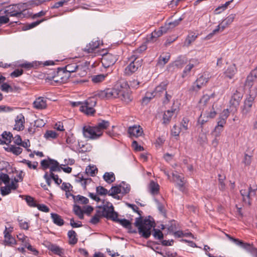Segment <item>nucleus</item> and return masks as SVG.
Segmentation results:
<instances>
[{
    "label": "nucleus",
    "instance_id": "obj_1",
    "mask_svg": "<svg viewBox=\"0 0 257 257\" xmlns=\"http://www.w3.org/2000/svg\"><path fill=\"white\" fill-rule=\"evenodd\" d=\"M127 205L140 215L139 217L136 218L134 223L135 226L138 229V232L141 236L146 239L148 238L151 234L152 227L155 225L153 218L151 216L144 218L142 216V211L139 210L136 205L127 203Z\"/></svg>",
    "mask_w": 257,
    "mask_h": 257
},
{
    "label": "nucleus",
    "instance_id": "obj_2",
    "mask_svg": "<svg viewBox=\"0 0 257 257\" xmlns=\"http://www.w3.org/2000/svg\"><path fill=\"white\" fill-rule=\"evenodd\" d=\"M27 10L25 3H19L15 5H11L7 7L5 13L7 14L10 17H16L18 18L25 17L24 12Z\"/></svg>",
    "mask_w": 257,
    "mask_h": 257
},
{
    "label": "nucleus",
    "instance_id": "obj_3",
    "mask_svg": "<svg viewBox=\"0 0 257 257\" xmlns=\"http://www.w3.org/2000/svg\"><path fill=\"white\" fill-rule=\"evenodd\" d=\"M130 64L125 67L124 74L130 76L136 72L142 65L143 60L139 58L136 54L132 55L129 58Z\"/></svg>",
    "mask_w": 257,
    "mask_h": 257
},
{
    "label": "nucleus",
    "instance_id": "obj_4",
    "mask_svg": "<svg viewBox=\"0 0 257 257\" xmlns=\"http://www.w3.org/2000/svg\"><path fill=\"white\" fill-rule=\"evenodd\" d=\"M96 104V100L95 98H89L80 106V110L87 115H93L96 112L94 108Z\"/></svg>",
    "mask_w": 257,
    "mask_h": 257
},
{
    "label": "nucleus",
    "instance_id": "obj_5",
    "mask_svg": "<svg viewBox=\"0 0 257 257\" xmlns=\"http://www.w3.org/2000/svg\"><path fill=\"white\" fill-rule=\"evenodd\" d=\"M97 208L102 209V216L107 219L113 221L118 216L117 213L114 211L113 206L109 202H107V204L98 206Z\"/></svg>",
    "mask_w": 257,
    "mask_h": 257
},
{
    "label": "nucleus",
    "instance_id": "obj_6",
    "mask_svg": "<svg viewBox=\"0 0 257 257\" xmlns=\"http://www.w3.org/2000/svg\"><path fill=\"white\" fill-rule=\"evenodd\" d=\"M225 235L231 241L234 242L236 244L240 246L251 254L255 255L256 253L257 248H255L252 244L244 242L237 238H233L228 234H226Z\"/></svg>",
    "mask_w": 257,
    "mask_h": 257
},
{
    "label": "nucleus",
    "instance_id": "obj_7",
    "mask_svg": "<svg viewBox=\"0 0 257 257\" xmlns=\"http://www.w3.org/2000/svg\"><path fill=\"white\" fill-rule=\"evenodd\" d=\"M70 77L69 72L62 68H58L56 74L52 76V79L54 81L57 83H65Z\"/></svg>",
    "mask_w": 257,
    "mask_h": 257
},
{
    "label": "nucleus",
    "instance_id": "obj_8",
    "mask_svg": "<svg viewBox=\"0 0 257 257\" xmlns=\"http://www.w3.org/2000/svg\"><path fill=\"white\" fill-rule=\"evenodd\" d=\"M254 98V96L249 95L244 101L243 105L241 107V113L243 116L245 117L251 111Z\"/></svg>",
    "mask_w": 257,
    "mask_h": 257
},
{
    "label": "nucleus",
    "instance_id": "obj_9",
    "mask_svg": "<svg viewBox=\"0 0 257 257\" xmlns=\"http://www.w3.org/2000/svg\"><path fill=\"white\" fill-rule=\"evenodd\" d=\"M242 97L241 94L236 90L235 92L232 95L229 101L230 111L233 113L237 111V108L239 105L240 101Z\"/></svg>",
    "mask_w": 257,
    "mask_h": 257
},
{
    "label": "nucleus",
    "instance_id": "obj_10",
    "mask_svg": "<svg viewBox=\"0 0 257 257\" xmlns=\"http://www.w3.org/2000/svg\"><path fill=\"white\" fill-rule=\"evenodd\" d=\"M117 60V56L111 53H107L102 55L101 63L104 68H108L112 66Z\"/></svg>",
    "mask_w": 257,
    "mask_h": 257
},
{
    "label": "nucleus",
    "instance_id": "obj_11",
    "mask_svg": "<svg viewBox=\"0 0 257 257\" xmlns=\"http://www.w3.org/2000/svg\"><path fill=\"white\" fill-rule=\"evenodd\" d=\"M83 134L85 138L89 139L95 140L100 138L94 126H84L83 127Z\"/></svg>",
    "mask_w": 257,
    "mask_h": 257
},
{
    "label": "nucleus",
    "instance_id": "obj_12",
    "mask_svg": "<svg viewBox=\"0 0 257 257\" xmlns=\"http://www.w3.org/2000/svg\"><path fill=\"white\" fill-rule=\"evenodd\" d=\"M13 231V227H10L8 228L6 227L5 230L4 231V237H5V242L6 244L9 245H12L13 244H15L16 243V240L14 237H13L11 233Z\"/></svg>",
    "mask_w": 257,
    "mask_h": 257
},
{
    "label": "nucleus",
    "instance_id": "obj_13",
    "mask_svg": "<svg viewBox=\"0 0 257 257\" xmlns=\"http://www.w3.org/2000/svg\"><path fill=\"white\" fill-rule=\"evenodd\" d=\"M206 82L207 81L205 80V78L201 76L193 83V85L189 88V91L190 92H197Z\"/></svg>",
    "mask_w": 257,
    "mask_h": 257
},
{
    "label": "nucleus",
    "instance_id": "obj_14",
    "mask_svg": "<svg viewBox=\"0 0 257 257\" xmlns=\"http://www.w3.org/2000/svg\"><path fill=\"white\" fill-rule=\"evenodd\" d=\"M109 124L110 123L108 121L100 119L98 123L94 126L96 133L99 135V137L102 135L103 131L106 130L109 126Z\"/></svg>",
    "mask_w": 257,
    "mask_h": 257
},
{
    "label": "nucleus",
    "instance_id": "obj_15",
    "mask_svg": "<svg viewBox=\"0 0 257 257\" xmlns=\"http://www.w3.org/2000/svg\"><path fill=\"white\" fill-rule=\"evenodd\" d=\"M114 221L118 222L123 227L128 230V232L130 233H137V231L136 229L133 228L131 221L126 219H119L118 216L113 220Z\"/></svg>",
    "mask_w": 257,
    "mask_h": 257
},
{
    "label": "nucleus",
    "instance_id": "obj_16",
    "mask_svg": "<svg viewBox=\"0 0 257 257\" xmlns=\"http://www.w3.org/2000/svg\"><path fill=\"white\" fill-rule=\"evenodd\" d=\"M128 133L130 135V137L131 138H138L142 136L143 134V131L140 125H135L128 127Z\"/></svg>",
    "mask_w": 257,
    "mask_h": 257
},
{
    "label": "nucleus",
    "instance_id": "obj_17",
    "mask_svg": "<svg viewBox=\"0 0 257 257\" xmlns=\"http://www.w3.org/2000/svg\"><path fill=\"white\" fill-rule=\"evenodd\" d=\"M64 69L69 72V75L71 73L77 72L83 69V65L82 64H78L76 63H72L68 64L64 67Z\"/></svg>",
    "mask_w": 257,
    "mask_h": 257
},
{
    "label": "nucleus",
    "instance_id": "obj_18",
    "mask_svg": "<svg viewBox=\"0 0 257 257\" xmlns=\"http://www.w3.org/2000/svg\"><path fill=\"white\" fill-rule=\"evenodd\" d=\"M168 83L166 82H162L160 84L157 86L154 92L152 93V95L153 97H160L161 96L162 93L165 92L167 89Z\"/></svg>",
    "mask_w": 257,
    "mask_h": 257
},
{
    "label": "nucleus",
    "instance_id": "obj_19",
    "mask_svg": "<svg viewBox=\"0 0 257 257\" xmlns=\"http://www.w3.org/2000/svg\"><path fill=\"white\" fill-rule=\"evenodd\" d=\"M25 117L22 114L18 115L15 119L14 129L17 131H22L24 129Z\"/></svg>",
    "mask_w": 257,
    "mask_h": 257
},
{
    "label": "nucleus",
    "instance_id": "obj_20",
    "mask_svg": "<svg viewBox=\"0 0 257 257\" xmlns=\"http://www.w3.org/2000/svg\"><path fill=\"white\" fill-rule=\"evenodd\" d=\"M121 93L119 89V86H117V88L106 89L107 99L118 98L119 94H121Z\"/></svg>",
    "mask_w": 257,
    "mask_h": 257
},
{
    "label": "nucleus",
    "instance_id": "obj_21",
    "mask_svg": "<svg viewBox=\"0 0 257 257\" xmlns=\"http://www.w3.org/2000/svg\"><path fill=\"white\" fill-rule=\"evenodd\" d=\"M99 42L97 40H92L91 41L84 49L83 51L87 53H92L99 46Z\"/></svg>",
    "mask_w": 257,
    "mask_h": 257
},
{
    "label": "nucleus",
    "instance_id": "obj_22",
    "mask_svg": "<svg viewBox=\"0 0 257 257\" xmlns=\"http://www.w3.org/2000/svg\"><path fill=\"white\" fill-rule=\"evenodd\" d=\"M237 72V69L234 64L230 66L224 72L225 77L232 79Z\"/></svg>",
    "mask_w": 257,
    "mask_h": 257
},
{
    "label": "nucleus",
    "instance_id": "obj_23",
    "mask_svg": "<svg viewBox=\"0 0 257 257\" xmlns=\"http://www.w3.org/2000/svg\"><path fill=\"white\" fill-rule=\"evenodd\" d=\"M34 107L37 109H42L46 108V101L43 97H39L33 103Z\"/></svg>",
    "mask_w": 257,
    "mask_h": 257
},
{
    "label": "nucleus",
    "instance_id": "obj_24",
    "mask_svg": "<svg viewBox=\"0 0 257 257\" xmlns=\"http://www.w3.org/2000/svg\"><path fill=\"white\" fill-rule=\"evenodd\" d=\"M48 248L54 254L61 256H63L64 253V249L56 244H51L49 246Z\"/></svg>",
    "mask_w": 257,
    "mask_h": 257
},
{
    "label": "nucleus",
    "instance_id": "obj_25",
    "mask_svg": "<svg viewBox=\"0 0 257 257\" xmlns=\"http://www.w3.org/2000/svg\"><path fill=\"white\" fill-rule=\"evenodd\" d=\"M227 27L226 25L223 24V22H222L217 26L215 29L206 36V38L207 39H211L214 34L219 32H222Z\"/></svg>",
    "mask_w": 257,
    "mask_h": 257
},
{
    "label": "nucleus",
    "instance_id": "obj_26",
    "mask_svg": "<svg viewBox=\"0 0 257 257\" xmlns=\"http://www.w3.org/2000/svg\"><path fill=\"white\" fill-rule=\"evenodd\" d=\"M160 186L154 181H151L149 185V191L152 195H157L159 192Z\"/></svg>",
    "mask_w": 257,
    "mask_h": 257
},
{
    "label": "nucleus",
    "instance_id": "obj_27",
    "mask_svg": "<svg viewBox=\"0 0 257 257\" xmlns=\"http://www.w3.org/2000/svg\"><path fill=\"white\" fill-rule=\"evenodd\" d=\"M51 216L54 223L55 224L58 226H62L64 224V221L63 219L62 218L61 216L58 214L52 213L51 214Z\"/></svg>",
    "mask_w": 257,
    "mask_h": 257
},
{
    "label": "nucleus",
    "instance_id": "obj_28",
    "mask_svg": "<svg viewBox=\"0 0 257 257\" xmlns=\"http://www.w3.org/2000/svg\"><path fill=\"white\" fill-rule=\"evenodd\" d=\"M120 92L121 93L119 94L118 98H120L122 101L128 103L132 100V97L129 93L125 92L123 89H120Z\"/></svg>",
    "mask_w": 257,
    "mask_h": 257
},
{
    "label": "nucleus",
    "instance_id": "obj_29",
    "mask_svg": "<svg viewBox=\"0 0 257 257\" xmlns=\"http://www.w3.org/2000/svg\"><path fill=\"white\" fill-rule=\"evenodd\" d=\"M176 109L174 110H168L167 111H165L163 115V124H168L170 120L171 119L173 115L174 112Z\"/></svg>",
    "mask_w": 257,
    "mask_h": 257
},
{
    "label": "nucleus",
    "instance_id": "obj_30",
    "mask_svg": "<svg viewBox=\"0 0 257 257\" xmlns=\"http://www.w3.org/2000/svg\"><path fill=\"white\" fill-rule=\"evenodd\" d=\"M76 236L77 234L74 230H71L68 231V236L69 238V243L70 244L74 245L77 242L78 239Z\"/></svg>",
    "mask_w": 257,
    "mask_h": 257
},
{
    "label": "nucleus",
    "instance_id": "obj_31",
    "mask_svg": "<svg viewBox=\"0 0 257 257\" xmlns=\"http://www.w3.org/2000/svg\"><path fill=\"white\" fill-rule=\"evenodd\" d=\"M51 166L50 168V172H60L61 166L59 165V163L53 159H50Z\"/></svg>",
    "mask_w": 257,
    "mask_h": 257
},
{
    "label": "nucleus",
    "instance_id": "obj_32",
    "mask_svg": "<svg viewBox=\"0 0 257 257\" xmlns=\"http://www.w3.org/2000/svg\"><path fill=\"white\" fill-rule=\"evenodd\" d=\"M107 74H101L98 75H92L90 78L91 81L94 83H99L102 82L104 80L105 78L107 76Z\"/></svg>",
    "mask_w": 257,
    "mask_h": 257
},
{
    "label": "nucleus",
    "instance_id": "obj_33",
    "mask_svg": "<svg viewBox=\"0 0 257 257\" xmlns=\"http://www.w3.org/2000/svg\"><path fill=\"white\" fill-rule=\"evenodd\" d=\"M103 178L104 180L108 184L114 182L115 177L113 172H106L104 174Z\"/></svg>",
    "mask_w": 257,
    "mask_h": 257
},
{
    "label": "nucleus",
    "instance_id": "obj_34",
    "mask_svg": "<svg viewBox=\"0 0 257 257\" xmlns=\"http://www.w3.org/2000/svg\"><path fill=\"white\" fill-rule=\"evenodd\" d=\"M45 20V19H43L40 20H38L36 22H33L30 24H26L23 27L24 30H28L31 29H32L36 26H37L38 25L42 23Z\"/></svg>",
    "mask_w": 257,
    "mask_h": 257
},
{
    "label": "nucleus",
    "instance_id": "obj_35",
    "mask_svg": "<svg viewBox=\"0 0 257 257\" xmlns=\"http://www.w3.org/2000/svg\"><path fill=\"white\" fill-rule=\"evenodd\" d=\"M197 37V35L194 33L189 34L185 41V45L187 46H190L191 44L196 40Z\"/></svg>",
    "mask_w": 257,
    "mask_h": 257
},
{
    "label": "nucleus",
    "instance_id": "obj_36",
    "mask_svg": "<svg viewBox=\"0 0 257 257\" xmlns=\"http://www.w3.org/2000/svg\"><path fill=\"white\" fill-rule=\"evenodd\" d=\"M44 3V0H31L26 3L27 9H29L30 7H35L40 5Z\"/></svg>",
    "mask_w": 257,
    "mask_h": 257
},
{
    "label": "nucleus",
    "instance_id": "obj_37",
    "mask_svg": "<svg viewBox=\"0 0 257 257\" xmlns=\"http://www.w3.org/2000/svg\"><path fill=\"white\" fill-rule=\"evenodd\" d=\"M121 185L112 186L110 190L109 191L108 195L114 196L116 195H117L119 193H120L121 192Z\"/></svg>",
    "mask_w": 257,
    "mask_h": 257
},
{
    "label": "nucleus",
    "instance_id": "obj_38",
    "mask_svg": "<svg viewBox=\"0 0 257 257\" xmlns=\"http://www.w3.org/2000/svg\"><path fill=\"white\" fill-rule=\"evenodd\" d=\"M235 16L236 15L234 14L229 15L227 18L222 21L223 22V24L228 27L233 22Z\"/></svg>",
    "mask_w": 257,
    "mask_h": 257
},
{
    "label": "nucleus",
    "instance_id": "obj_39",
    "mask_svg": "<svg viewBox=\"0 0 257 257\" xmlns=\"http://www.w3.org/2000/svg\"><path fill=\"white\" fill-rule=\"evenodd\" d=\"M78 147L80 149L79 152L82 153L90 151L92 148V147L89 144L81 145L80 143H78Z\"/></svg>",
    "mask_w": 257,
    "mask_h": 257
},
{
    "label": "nucleus",
    "instance_id": "obj_40",
    "mask_svg": "<svg viewBox=\"0 0 257 257\" xmlns=\"http://www.w3.org/2000/svg\"><path fill=\"white\" fill-rule=\"evenodd\" d=\"M57 136L58 134L56 132L51 130L47 131L44 135V137L47 140L55 139Z\"/></svg>",
    "mask_w": 257,
    "mask_h": 257
},
{
    "label": "nucleus",
    "instance_id": "obj_41",
    "mask_svg": "<svg viewBox=\"0 0 257 257\" xmlns=\"http://www.w3.org/2000/svg\"><path fill=\"white\" fill-rule=\"evenodd\" d=\"M97 169L95 166H88L85 169V173L91 176H94L95 173H97Z\"/></svg>",
    "mask_w": 257,
    "mask_h": 257
},
{
    "label": "nucleus",
    "instance_id": "obj_42",
    "mask_svg": "<svg viewBox=\"0 0 257 257\" xmlns=\"http://www.w3.org/2000/svg\"><path fill=\"white\" fill-rule=\"evenodd\" d=\"M2 137L5 141L8 142V144H10L12 142V139L13 138V134L11 132L5 131L2 135Z\"/></svg>",
    "mask_w": 257,
    "mask_h": 257
},
{
    "label": "nucleus",
    "instance_id": "obj_43",
    "mask_svg": "<svg viewBox=\"0 0 257 257\" xmlns=\"http://www.w3.org/2000/svg\"><path fill=\"white\" fill-rule=\"evenodd\" d=\"M218 181H219V188L220 190L223 191L225 188V184L224 182V180L226 177L224 175H221V174L218 175Z\"/></svg>",
    "mask_w": 257,
    "mask_h": 257
},
{
    "label": "nucleus",
    "instance_id": "obj_44",
    "mask_svg": "<svg viewBox=\"0 0 257 257\" xmlns=\"http://www.w3.org/2000/svg\"><path fill=\"white\" fill-rule=\"evenodd\" d=\"M25 199L29 206L31 207H36L37 206V203L33 197L29 195L25 196Z\"/></svg>",
    "mask_w": 257,
    "mask_h": 257
},
{
    "label": "nucleus",
    "instance_id": "obj_45",
    "mask_svg": "<svg viewBox=\"0 0 257 257\" xmlns=\"http://www.w3.org/2000/svg\"><path fill=\"white\" fill-rule=\"evenodd\" d=\"M163 34H162V32H161V31L160 30V29H159L158 31L157 30H155L154 31H153L151 35V37L150 38V39H148V41H154V39H156L160 36H161L162 35H163Z\"/></svg>",
    "mask_w": 257,
    "mask_h": 257
},
{
    "label": "nucleus",
    "instance_id": "obj_46",
    "mask_svg": "<svg viewBox=\"0 0 257 257\" xmlns=\"http://www.w3.org/2000/svg\"><path fill=\"white\" fill-rule=\"evenodd\" d=\"M256 78H254L251 74L247 76L245 82V85L249 87H251L253 85V82Z\"/></svg>",
    "mask_w": 257,
    "mask_h": 257
},
{
    "label": "nucleus",
    "instance_id": "obj_47",
    "mask_svg": "<svg viewBox=\"0 0 257 257\" xmlns=\"http://www.w3.org/2000/svg\"><path fill=\"white\" fill-rule=\"evenodd\" d=\"M173 176L174 177V178H176L177 179V181H178L177 184L179 188L180 189L183 188L185 184L184 178L181 177V176L177 174H173Z\"/></svg>",
    "mask_w": 257,
    "mask_h": 257
},
{
    "label": "nucleus",
    "instance_id": "obj_48",
    "mask_svg": "<svg viewBox=\"0 0 257 257\" xmlns=\"http://www.w3.org/2000/svg\"><path fill=\"white\" fill-rule=\"evenodd\" d=\"M96 97H98L99 98L102 99H107V94H106V89L104 90H98L96 92L95 94Z\"/></svg>",
    "mask_w": 257,
    "mask_h": 257
},
{
    "label": "nucleus",
    "instance_id": "obj_49",
    "mask_svg": "<svg viewBox=\"0 0 257 257\" xmlns=\"http://www.w3.org/2000/svg\"><path fill=\"white\" fill-rule=\"evenodd\" d=\"M168 230L170 233H173L177 229L176 222L175 220H171L167 225Z\"/></svg>",
    "mask_w": 257,
    "mask_h": 257
},
{
    "label": "nucleus",
    "instance_id": "obj_50",
    "mask_svg": "<svg viewBox=\"0 0 257 257\" xmlns=\"http://www.w3.org/2000/svg\"><path fill=\"white\" fill-rule=\"evenodd\" d=\"M74 201L80 202L81 204H87L89 202V200L85 197L78 195L77 196H75V201Z\"/></svg>",
    "mask_w": 257,
    "mask_h": 257
},
{
    "label": "nucleus",
    "instance_id": "obj_51",
    "mask_svg": "<svg viewBox=\"0 0 257 257\" xmlns=\"http://www.w3.org/2000/svg\"><path fill=\"white\" fill-rule=\"evenodd\" d=\"M96 193L100 195H108L109 191L102 186H98L96 188Z\"/></svg>",
    "mask_w": 257,
    "mask_h": 257
},
{
    "label": "nucleus",
    "instance_id": "obj_52",
    "mask_svg": "<svg viewBox=\"0 0 257 257\" xmlns=\"http://www.w3.org/2000/svg\"><path fill=\"white\" fill-rule=\"evenodd\" d=\"M214 95V93L211 94L210 95L208 94L204 95L200 99L199 102L205 105L207 103L211 97H213Z\"/></svg>",
    "mask_w": 257,
    "mask_h": 257
},
{
    "label": "nucleus",
    "instance_id": "obj_53",
    "mask_svg": "<svg viewBox=\"0 0 257 257\" xmlns=\"http://www.w3.org/2000/svg\"><path fill=\"white\" fill-rule=\"evenodd\" d=\"M153 235L155 238L158 239H163L164 237V235L160 229H154V232Z\"/></svg>",
    "mask_w": 257,
    "mask_h": 257
},
{
    "label": "nucleus",
    "instance_id": "obj_54",
    "mask_svg": "<svg viewBox=\"0 0 257 257\" xmlns=\"http://www.w3.org/2000/svg\"><path fill=\"white\" fill-rule=\"evenodd\" d=\"M50 159H51L50 158H48V160L44 159L41 161V165L43 170H46L49 167V166L51 165Z\"/></svg>",
    "mask_w": 257,
    "mask_h": 257
},
{
    "label": "nucleus",
    "instance_id": "obj_55",
    "mask_svg": "<svg viewBox=\"0 0 257 257\" xmlns=\"http://www.w3.org/2000/svg\"><path fill=\"white\" fill-rule=\"evenodd\" d=\"M11 190L12 189L8 186L7 184L6 186L2 187L1 188V194L3 196H6L11 193Z\"/></svg>",
    "mask_w": 257,
    "mask_h": 257
},
{
    "label": "nucleus",
    "instance_id": "obj_56",
    "mask_svg": "<svg viewBox=\"0 0 257 257\" xmlns=\"http://www.w3.org/2000/svg\"><path fill=\"white\" fill-rule=\"evenodd\" d=\"M132 146L136 151L140 152L144 150V148L142 146L139 145L136 141H134L132 142Z\"/></svg>",
    "mask_w": 257,
    "mask_h": 257
},
{
    "label": "nucleus",
    "instance_id": "obj_57",
    "mask_svg": "<svg viewBox=\"0 0 257 257\" xmlns=\"http://www.w3.org/2000/svg\"><path fill=\"white\" fill-rule=\"evenodd\" d=\"M122 184L123 185H121L122 188V194H127L129 193L130 191L131 187L130 186L127 184H125L124 182H122L120 185Z\"/></svg>",
    "mask_w": 257,
    "mask_h": 257
},
{
    "label": "nucleus",
    "instance_id": "obj_58",
    "mask_svg": "<svg viewBox=\"0 0 257 257\" xmlns=\"http://www.w3.org/2000/svg\"><path fill=\"white\" fill-rule=\"evenodd\" d=\"M19 66L22 68H25L26 69H30L32 68H34L35 66V64L34 62H25L24 63H22L19 65Z\"/></svg>",
    "mask_w": 257,
    "mask_h": 257
},
{
    "label": "nucleus",
    "instance_id": "obj_59",
    "mask_svg": "<svg viewBox=\"0 0 257 257\" xmlns=\"http://www.w3.org/2000/svg\"><path fill=\"white\" fill-rule=\"evenodd\" d=\"M181 130V128L177 126L176 125H174L171 130V134L174 136H179Z\"/></svg>",
    "mask_w": 257,
    "mask_h": 257
},
{
    "label": "nucleus",
    "instance_id": "obj_60",
    "mask_svg": "<svg viewBox=\"0 0 257 257\" xmlns=\"http://www.w3.org/2000/svg\"><path fill=\"white\" fill-rule=\"evenodd\" d=\"M85 65L83 66V69H81V70H79V71L77 72V75L80 76V77H83L85 76L87 74V72L86 71V67H87V62H85Z\"/></svg>",
    "mask_w": 257,
    "mask_h": 257
},
{
    "label": "nucleus",
    "instance_id": "obj_61",
    "mask_svg": "<svg viewBox=\"0 0 257 257\" xmlns=\"http://www.w3.org/2000/svg\"><path fill=\"white\" fill-rule=\"evenodd\" d=\"M23 73V70L22 69H17L12 72L10 75L12 77H17L22 75Z\"/></svg>",
    "mask_w": 257,
    "mask_h": 257
},
{
    "label": "nucleus",
    "instance_id": "obj_62",
    "mask_svg": "<svg viewBox=\"0 0 257 257\" xmlns=\"http://www.w3.org/2000/svg\"><path fill=\"white\" fill-rule=\"evenodd\" d=\"M193 67L194 65L192 64L189 63L188 65H187L183 71L182 77H185L187 75V73L191 71V70L193 68Z\"/></svg>",
    "mask_w": 257,
    "mask_h": 257
},
{
    "label": "nucleus",
    "instance_id": "obj_63",
    "mask_svg": "<svg viewBox=\"0 0 257 257\" xmlns=\"http://www.w3.org/2000/svg\"><path fill=\"white\" fill-rule=\"evenodd\" d=\"M1 180H2V181L4 184H5L6 185H7L10 183V178L8 174H4V173H2V178L1 179Z\"/></svg>",
    "mask_w": 257,
    "mask_h": 257
},
{
    "label": "nucleus",
    "instance_id": "obj_64",
    "mask_svg": "<svg viewBox=\"0 0 257 257\" xmlns=\"http://www.w3.org/2000/svg\"><path fill=\"white\" fill-rule=\"evenodd\" d=\"M18 221L19 222V226L21 227V228L28 230L29 228V224L26 221H23L22 220H20L18 219Z\"/></svg>",
    "mask_w": 257,
    "mask_h": 257
}]
</instances>
